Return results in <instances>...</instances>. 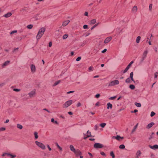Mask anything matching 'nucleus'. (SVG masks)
I'll return each mask as SVG.
<instances>
[{"instance_id": "338daca9", "label": "nucleus", "mask_w": 158, "mask_h": 158, "mask_svg": "<svg viewBox=\"0 0 158 158\" xmlns=\"http://www.w3.org/2000/svg\"><path fill=\"white\" fill-rule=\"evenodd\" d=\"M131 64L130 63L127 66V67L129 69V68H130V67H131Z\"/></svg>"}, {"instance_id": "6e6d98bb", "label": "nucleus", "mask_w": 158, "mask_h": 158, "mask_svg": "<svg viewBox=\"0 0 158 158\" xmlns=\"http://www.w3.org/2000/svg\"><path fill=\"white\" fill-rule=\"evenodd\" d=\"M137 112H138V110H137L135 109L134 110V111H131V113H136Z\"/></svg>"}, {"instance_id": "49530a36", "label": "nucleus", "mask_w": 158, "mask_h": 158, "mask_svg": "<svg viewBox=\"0 0 158 158\" xmlns=\"http://www.w3.org/2000/svg\"><path fill=\"white\" fill-rule=\"evenodd\" d=\"M100 154L101 155L104 156H106V155L105 153L103 152H100Z\"/></svg>"}, {"instance_id": "79ce46f5", "label": "nucleus", "mask_w": 158, "mask_h": 158, "mask_svg": "<svg viewBox=\"0 0 158 158\" xmlns=\"http://www.w3.org/2000/svg\"><path fill=\"white\" fill-rule=\"evenodd\" d=\"M98 127H99L98 126V125H95L94 127V129L95 130H98Z\"/></svg>"}, {"instance_id": "c03bdc74", "label": "nucleus", "mask_w": 158, "mask_h": 158, "mask_svg": "<svg viewBox=\"0 0 158 158\" xmlns=\"http://www.w3.org/2000/svg\"><path fill=\"white\" fill-rule=\"evenodd\" d=\"M13 90L14 91H16V92H19V91H20V89H13Z\"/></svg>"}, {"instance_id": "4468645a", "label": "nucleus", "mask_w": 158, "mask_h": 158, "mask_svg": "<svg viewBox=\"0 0 158 158\" xmlns=\"http://www.w3.org/2000/svg\"><path fill=\"white\" fill-rule=\"evenodd\" d=\"M12 15V14L10 12H8L7 14H5L4 16L6 18L10 17Z\"/></svg>"}, {"instance_id": "c85d7f7f", "label": "nucleus", "mask_w": 158, "mask_h": 158, "mask_svg": "<svg viewBox=\"0 0 158 158\" xmlns=\"http://www.w3.org/2000/svg\"><path fill=\"white\" fill-rule=\"evenodd\" d=\"M34 134L35 135V139H37L38 137V133H37V132H35L34 133Z\"/></svg>"}, {"instance_id": "f257e3e1", "label": "nucleus", "mask_w": 158, "mask_h": 158, "mask_svg": "<svg viewBox=\"0 0 158 158\" xmlns=\"http://www.w3.org/2000/svg\"><path fill=\"white\" fill-rule=\"evenodd\" d=\"M45 31V28L44 27H42L40 28L38 33L36 35V39L39 40L42 36Z\"/></svg>"}, {"instance_id": "052dcab7", "label": "nucleus", "mask_w": 158, "mask_h": 158, "mask_svg": "<svg viewBox=\"0 0 158 158\" xmlns=\"http://www.w3.org/2000/svg\"><path fill=\"white\" fill-rule=\"evenodd\" d=\"M47 147L48 148L49 151H51L52 150L51 148L50 147V146L48 145H47Z\"/></svg>"}, {"instance_id": "e2e57ef3", "label": "nucleus", "mask_w": 158, "mask_h": 158, "mask_svg": "<svg viewBox=\"0 0 158 158\" xmlns=\"http://www.w3.org/2000/svg\"><path fill=\"white\" fill-rule=\"evenodd\" d=\"M5 83H2L0 84V87H2L5 85Z\"/></svg>"}, {"instance_id": "f03ea898", "label": "nucleus", "mask_w": 158, "mask_h": 158, "mask_svg": "<svg viewBox=\"0 0 158 158\" xmlns=\"http://www.w3.org/2000/svg\"><path fill=\"white\" fill-rule=\"evenodd\" d=\"M119 84V81L118 80H115L114 81H113L110 82L109 85L108 86H112L114 85H118Z\"/></svg>"}, {"instance_id": "412c9836", "label": "nucleus", "mask_w": 158, "mask_h": 158, "mask_svg": "<svg viewBox=\"0 0 158 158\" xmlns=\"http://www.w3.org/2000/svg\"><path fill=\"white\" fill-rule=\"evenodd\" d=\"M125 82L127 83H130L131 82V78L130 77H128V78H127L126 79V80L125 81Z\"/></svg>"}, {"instance_id": "680f3d73", "label": "nucleus", "mask_w": 158, "mask_h": 158, "mask_svg": "<svg viewBox=\"0 0 158 158\" xmlns=\"http://www.w3.org/2000/svg\"><path fill=\"white\" fill-rule=\"evenodd\" d=\"M74 92V91H69V92H67V94H70L71 93H73Z\"/></svg>"}, {"instance_id": "09e8293b", "label": "nucleus", "mask_w": 158, "mask_h": 158, "mask_svg": "<svg viewBox=\"0 0 158 158\" xmlns=\"http://www.w3.org/2000/svg\"><path fill=\"white\" fill-rule=\"evenodd\" d=\"M152 4H150V5H149V10H151L152 8Z\"/></svg>"}, {"instance_id": "9d476101", "label": "nucleus", "mask_w": 158, "mask_h": 158, "mask_svg": "<svg viewBox=\"0 0 158 158\" xmlns=\"http://www.w3.org/2000/svg\"><path fill=\"white\" fill-rule=\"evenodd\" d=\"M31 69L32 72L34 73L35 71V67L34 65L31 64Z\"/></svg>"}, {"instance_id": "5fc2aeb1", "label": "nucleus", "mask_w": 158, "mask_h": 158, "mask_svg": "<svg viewBox=\"0 0 158 158\" xmlns=\"http://www.w3.org/2000/svg\"><path fill=\"white\" fill-rule=\"evenodd\" d=\"M157 74H158V73L157 72H156L155 73V78H156L157 77Z\"/></svg>"}, {"instance_id": "9b49d317", "label": "nucleus", "mask_w": 158, "mask_h": 158, "mask_svg": "<svg viewBox=\"0 0 158 158\" xmlns=\"http://www.w3.org/2000/svg\"><path fill=\"white\" fill-rule=\"evenodd\" d=\"M155 123L152 122L151 123L148 124V125H147L146 127V128L148 129H150V128L153 126L154 125Z\"/></svg>"}, {"instance_id": "cd10ccee", "label": "nucleus", "mask_w": 158, "mask_h": 158, "mask_svg": "<svg viewBox=\"0 0 158 158\" xmlns=\"http://www.w3.org/2000/svg\"><path fill=\"white\" fill-rule=\"evenodd\" d=\"M60 82V80H58L54 84L53 86H55L57 85L58 84H59Z\"/></svg>"}, {"instance_id": "a19ab883", "label": "nucleus", "mask_w": 158, "mask_h": 158, "mask_svg": "<svg viewBox=\"0 0 158 158\" xmlns=\"http://www.w3.org/2000/svg\"><path fill=\"white\" fill-rule=\"evenodd\" d=\"M155 113L153 112V111H152L151 113V117H153L154 115H155Z\"/></svg>"}, {"instance_id": "ddd939ff", "label": "nucleus", "mask_w": 158, "mask_h": 158, "mask_svg": "<svg viewBox=\"0 0 158 158\" xmlns=\"http://www.w3.org/2000/svg\"><path fill=\"white\" fill-rule=\"evenodd\" d=\"M150 148L152 149H158V145H157L156 144L153 146H152L151 145L149 146Z\"/></svg>"}, {"instance_id": "c756f323", "label": "nucleus", "mask_w": 158, "mask_h": 158, "mask_svg": "<svg viewBox=\"0 0 158 158\" xmlns=\"http://www.w3.org/2000/svg\"><path fill=\"white\" fill-rule=\"evenodd\" d=\"M51 122L52 123H55L56 124H58V122L56 121H55L54 119L53 118H52L51 119Z\"/></svg>"}, {"instance_id": "20e7f679", "label": "nucleus", "mask_w": 158, "mask_h": 158, "mask_svg": "<svg viewBox=\"0 0 158 158\" xmlns=\"http://www.w3.org/2000/svg\"><path fill=\"white\" fill-rule=\"evenodd\" d=\"M35 144L39 147L43 149H45V145L42 143H40L38 141L35 142Z\"/></svg>"}, {"instance_id": "f8f14e48", "label": "nucleus", "mask_w": 158, "mask_h": 158, "mask_svg": "<svg viewBox=\"0 0 158 158\" xmlns=\"http://www.w3.org/2000/svg\"><path fill=\"white\" fill-rule=\"evenodd\" d=\"M70 22V21L69 20H66L63 22L62 23V26L63 27L66 26Z\"/></svg>"}, {"instance_id": "aec40b11", "label": "nucleus", "mask_w": 158, "mask_h": 158, "mask_svg": "<svg viewBox=\"0 0 158 158\" xmlns=\"http://www.w3.org/2000/svg\"><path fill=\"white\" fill-rule=\"evenodd\" d=\"M10 61L9 60H7L5 61L3 64V66H6L9 64Z\"/></svg>"}, {"instance_id": "13d9d810", "label": "nucleus", "mask_w": 158, "mask_h": 158, "mask_svg": "<svg viewBox=\"0 0 158 158\" xmlns=\"http://www.w3.org/2000/svg\"><path fill=\"white\" fill-rule=\"evenodd\" d=\"M52 42H50L49 44V47H51L52 46Z\"/></svg>"}, {"instance_id": "423d86ee", "label": "nucleus", "mask_w": 158, "mask_h": 158, "mask_svg": "<svg viewBox=\"0 0 158 158\" xmlns=\"http://www.w3.org/2000/svg\"><path fill=\"white\" fill-rule=\"evenodd\" d=\"M74 152L77 157L78 156H79L81 155L82 154L81 152L79 149L76 150Z\"/></svg>"}, {"instance_id": "39448f33", "label": "nucleus", "mask_w": 158, "mask_h": 158, "mask_svg": "<svg viewBox=\"0 0 158 158\" xmlns=\"http://www.w3.org/2000/svg\"><path fill=\"white\" fill-rule=\"evenodd\" d=\"M103 147V145L99 143H95L94 145V147L95 148H102Z\"/></svg>"}, {"instance_id": "ea45409f", "label": "nucleus", "mask_w": 158, "mask_h": 158, "mask_svg": "<svg viewBox=\"0 0 158 158\" xmlns=\"http://www.w3.org/2000/svg\"><path fill=\"white\" fill-rule=\"evenodd\" d=\"M133 72H131L130 73V78H132L133 77Z\"/></svg>"}, {"instance_id": "e433bc0d", "label": "nucleus", "mask_w": 158, "mask_h": 158, "mask_svg": "<svg viewBox=\"0 0 158 158\" xmlns=\"http://www.w3.org/2000/svg\"><path fill=\"white\" fill-rule=\"evenodd\" d=\"M114 137L115 139L118 140H119L121 138V137L119 135H117L116 136Z\"/></svg>"}, {"instance_id": "a211bd4d", "label": "nucleus", "mask_w": 158, "mask_h": 158, "mask_svg": "<svg viewBox=\"0 0 158 158\" xmlns=\"http://www.w3.org/2000/svg\"><path fill=\"white\" fill-rule=\"evenodd\" d=\"M70 150L71 151H73V152H74L76 150L74 148L73 146L72 145H70Z\"/></svg>"}, {"instance_id": "bb28decb", "label": "nucleus", "mask_w": 158, "mask_h": 158, "mask_svg": "<svg viewBox=\"0 0 158 158\" xmlns=\"http://www.w3.org/2000/svg\"><path fill=\"white\" fill-rule=\"evenodd\" d=\"M138 124L137 123L135 126H134V128L132 130V132H134L135 131L136 129L137 128V126H138Z\"/></svg>"}, {"instance_id": "3c124183", "label": "nucleus", "mask_w": 158, "mask_h": 158, "mask_svg": "<svg viewBox=\"0 0 158 158\" xmlns=\"http://www.w3.org/2000/svg\"><path fill=\"white\" fill-rule=\"evenodd\" d=\"M17 32V31H16V30H15V31H11V32H10V34H14V33H16V32Z\"/></svg>"}, {"instance_id": "37998d69", "label": "nucleus", "mask_w": 158, "mask_h": 158, "mask_svg": "<svg viewBox=\"0 0 158 158\" xmlns=\"http://www.w3.org/2000/svg\"><path fill=\"white\" fill-rule=\"evenodd\" d=\"M6 128L5 127H1L0 128V131H5Z\"/></svg>"}, {"instance_id": "72a5a7b5", "label": "nucleus", "mask_w": 158, "mask_h": 158, "mask_svg": "<svg viewBox=\"0 0 158 158\" xmlns=\"http://www.w3.org/2000/svg\"><path fill=\"white\" fill-rule=\"evenodd\" d=\"M106 123H102L100 124V126L102 128L104 127L106 125Z\"/></svg>"}, {"instance_id": "f3484780", "label": "nucleus", "mask_w": 158, "mask_h": 158, "mask_svg": "<svg viewBox=\"0 0 158 158\" xmlns=\"http://www.w3.org/2000/svg\"><path fill=\"white\" fill-rule=\"evenodd\" d=\"M107 109H109V108L112 109V105L109 102L107 103Z\"/></svg>"}, {"instance_id": "f704fd0d", "label": "nucleus", "mask_w": 158, "mask_h": 158, "mask_svg": "<svg viewBox=\"0 0 158 158\" xmlns=\"http://www.w3.org/2000/svg\"><path fill=\"white\" fill-rule=\"evenodd\" d=\"M56 144L57 147L60 149V150L61 151L62 150V148L61 147H60L59 145H58L57 143H56Z\"/></svg>"}, {"instance_id": "8fccbe9b", "label": "nucleus", "mask_w": 158, "mask_h": 158, "mask_svg": "<svg viewBox=\"0 0 158 158\" xmlns=\"http://www.w3.org/2000/svg\"><path fill=\"white\" fill-rule=\"evenodd\" d=\"M93 68L91 66L89 67V71H92L93 70Z\"/></svg>"}, {"instance_id": "4be33fe9", "label": "nucleus", "mask_w": 158, "mask_h": 158, "mask_svg": "<svg viewBox=\"0 0 158 158\" xmlns=\"http://www.w3.org/2000/svg\"><path fill=\"white\" fill-rule=\"evenodd\" d=\"M141 37L140 36H138L137 37L136 40V42L137 43H139V40L141 39Z\"/></svg>"}, {"instance_id": "393cba45", "label": "nucleus", "mask_w": 158, "mask_h": 158, "mask_svg": "<svg viewBox=\"0 0 158 158\" xmlns=\"http://www.w3.org/2000/svg\"><path fill=\"white\" fill-rule=\"evenodd\" d=\"M135 105L136 106L139 107H140L141 106V104L140 103H138L137 102H135Z\"/></svg>"}, {"instance_id": "774afa93", "label": "nucleus", "mask_w": 158, "mask_h": 158, "mask_svg": "<svg viewBox=\"0 0 158 158\" xmlns=\"http://www.w3.org/2000/svg\"><path fill=\"white\" fill-rule=\"evenodd\" d=\"M99 102H98L96 103V104H95V106H99Z\"/></svg>"}, {"instance_id": "b1692460", "label": "nucleus", "mask_w": 158, "mask_h": 158, "mask_svg": "<svg viewBox=\"0 0 158 158\" xmlns=\"http://www.w3.org/2000/svg\"><path fill=\"white\" fill-rule=\"evenodd\" d=\"M129 88L131 89H134L135 88V87L133 85H131L129 86Z\"/></svg>"}, {"instance_id": "473e14b6", "label": "nucleus", "mask_w": 158, "mask_h": 158, "mask_svg": "<svg viewBox=\"0 0 158 158\" xmlns=\"http://www.w3.org/2000/svg\"><path fill=\"white\" fill-rule=\"evenodd\" d=\"M33 27V25L31 24L27 26V27L29 29H31Z\"/></svg>"}, {"instance_id": "58836bf2", "label": "nucleus", "mask_w": 158, "mask_h": 158, "mask_svg": "<svg viewBox=\"0 0 158 158\" xmlns=\"http://www.w3.org/2000/svg\"><path fill=\"white\" fill-rule=\"evenodd\" d=\"M129 68H128L127 67H126V68L123 71V73H126V72H127V71L129 69Z\"/></svg>"}, {"instance_id": "dca6fc26", "label": "nucleus", "mask_w": 158, "mask_h": 158, "mask_svg": "<svg viewBox=\"0 0 158 158\" xmlns=\"http://www.w3.org/2000/svg\"><path fill=\"white\" fill-rule=\"evenodd\" d=\"M96 22V20L95 19H93L90 21V24H94Z\"/></svg>"}, {"instance_id": "5701e85b", "label": "nucleus", "mask_w": 158, "mask_h": 158, "mask_svg": "<svg viewBox=\"0 0 158 158\" xmlns=\"http://www.w3.org/2000/svg\"><path fill=\"white\" fill-rule=\"evenodd\" d=\"M17 127L20 129H21L23 128V126L22 125L18 124L17 125Z\"/></svg>"}, {"instance_id": "a878e982", "label": "nucleus", "mask_w": 158, "mask_h": 158, "mask_svg": "<svg viewBox=\"0 0 158 158\" xmlns=\"http://www.w3.org/2000/svg\"><path fill=\"white\" fill-rule=\"evenodd\" d=\"M141 153L140 151L138 150L137 151L136 153V155L137 156H140Z\"/></svg>"}, {"instance_id": "864d4df0", "label": "nucleus", "mask_w": 158, "mask_h": 158, "mask_svg": "<svg viewBox=\"0 0 158 158\" xmlns=\"http://www.w3.org/2000/svg\"><path fill=\"white\" fill-rule=\"evenodd\" d=\"M100 96V94H97L96 95L95 97L97 98H99Z\"/></svg>"}, {"instance_id": "0e129e2a", "label": "nucleus", "mask_w": 158, "mask_h": 158, "mask_svg": "<svg viewBox=\"0 0 158 158\" xmlns=\"http://www.w3.org/2000/svg\"><path fill=\"white\" fill-rule=\"evenodd\" d=\"M68 114H69V115H72L73 114V113L71 111L68 112Z\"/></svg>"}, {"instance_id": "1a4fd4ad", "label": "nucleus", "mask_w": 158, "mask_h": 158, "mask_svg": "<svg viewBox=\"0 0 158 158\" xmlns=\"http://www.w3.org/2000/svg\"><path fill=\"white\" fill-rule=\"evenodd\" d=\"M6 155H7V156H11V158H14V157H16V155H13L11 154L8 153H4L2 155V156H5Z\"/></svg>"}, {"instance_id": "0eeeda50", "label": "nucleus", "mask_w": 158, "mask_h": 158, "mask_svg": "<svg viewBox=\"0 0 158 158\" xmlns=\"http://www.w3.org/2000/svg\"><path fill=\"white\" fill-rule=\"evenodd\" d=\"M112 37L111 36L107 37L105 39L104 43V44H107L110 41Z\"/></svg>"}, {"instance_id": "69168bd1", "label": "nucleus", "mask_w": 158, "mask_h": 158, "mask_svg": "<svg viewBox=\"0 0 158 158\" xmlns=\"http://www.w3.org/2000/svg\"><path fill=\"white\" fill-rule=\"evenodd\" d=\"M84 15L85 16H88V13L87 12H85L84 14Z\"/></svg>"}, {"instance_id": "6ab92c4d", "label": "nucleus", "mask_w": 158, "mask_h": 158, "mask_svg": "<svg viewBox=\"0 0 158 158\" xmlns=\"http://www.w3.org/2000/svg\"><path fill=\"white\" fill-rule=\"evenodd\" d=\"M137 10V6H134L132 9V10L133 11H135V12H136Z\"/></svg>"}, {"instance_id": "2f4dec72", "label": "nucleus", "mask_w": 158, "mask_h": 158, "mask_svg": "<svg viewBox=\"0 0 158 158\" xmlns=\"http://www.w3.org/2000/svg\"><path fill=\"white\" fill-rule=\"evenodd\" d=\"M125 148V146L123 144H121L119 146V148L120 149H124Z\"/></svg>"}, {"instance_id": "4d7b16f0", "label": "nucleus", "mask_w": 158, "mask_h": 158, "mask_svg": "<svg viewBox=\"0 0 158 158\" xmlns=\"http://www.w3.org/2000/svg\"><path fill=\"white\" fill-rule=\"evenodd\" d=\"M81 106V103L80 102H78L77 105V107H79Z\"/></svg>"}, {"instance_id": "bf43d9fd", "label": "nucleus", "mask_w": 158, "mask_h": 158, "mask_svg": "<svg viewBox=\"0 0 158 158\" xmlns=\"http://www.w3.org/2000/svg\"><path fill=\"white\" fill-rule=\"evenodd\" d=\"M106 51L107 49H105L102 52L103 53H104Z\"/></svg>"}, {"instance_id": "7ed1b4c3", "label": "nucleus", "mask_w": 158, "mask_h": 158, "mask_svg": "<svg viewBox=\"0 0 158 158\" xmlns=\"http://www.w3.org/2000/svg\"><path fill=\"white\" fill-rule=\"evenodd\" d=\"M73 101L72 100H70L66 102L63 104V107L67 108L69 106H70L72 103Z\"/></svg>"}, {"instance_id": "de8ad7c7", "label": "nucleus", "mask_w": 158, "mask_h": 158, "mask_svg": "<svg viewBox=\"0 0 158 158\" xmlns=\"http://www.w3.org/2000/svg\"><path fill=\"white\" fill-rule=\"evenodd\" d=\"M81 57H80V56L78 57L76 59V60L77 61H78L80 60H81Z\"/></svg>"}, {"instance_id": "2eb2a0df", "label": "nucleus", "mask_w": 158, "mask_h": 158, "mask_svg": "<svg viewBox=\"0 0 158 158\" xmlns=\"http://www.w3.org/2000/svg\"><path fill=\"white\" fill-rule=\"evenodd\" d=\"M35 91H31L29 93V95L30 97H32L35 94Z\"/></svg>"}, {"instance_id": "4c0bfd02", "label": "nucleus", "mask_w": 158, "mask_h": 158, "mask_svg": "<svg viewBox=\"0 0 158 158\" xmlns=\"http://www.w3.org/2000/svg\"><path fill=\"white\" fill-rule=\"evenodd\" d=\"M89 135H87V136H86V137H84V139H86L87 138H88V137H89L91 136V133H90V132H89Z\"/></svg>"}, {"instance_id": "7c9ffc66", "label": "nucleus", "mask_w": 158, "mask_h": 158, "mask_svg": "<svg viewBox=\"0 0 158 158\" xmlns=\"http://www.w3.org/2000/svg\"><path fill=\"white\" fill-rule=\"evenodd\" d=\"M110 155L112 157V158H115V156L113 152H110Z\"/></svg>"}, {"instance_id": "6e6552de", "label": "nucleus", "mask_w": 158, "mask_h": 158, "mask_svg": "<svg viewBox=\"0 0 158 158\" xmlns=\"http://www.w3.org/2000/svg\"><path fill=\"white\" fill-rule=\"evenodd\" d=\"M148 53V51L147 50H145L144 51V52L143 54V57L142 58V61H143L144 60V59L146 57Z\"/></svg>"}, {"instance_id": "a18cd8bd", "label": "nucleus", "mask_w": 158, "mask_h": 158, "mask_svg": "<svg viewBox=\"0 0 158 158\" xmlns=\"http://www.w3.org/2000/svg\"><path fill=\"white\" fill-rule=\"evenodd\" d=\"M116 98V96H114L110 97L109 99L110 100H114Z\"/></svg>"}, {"instance_id": "603ef678", "label": "nucleus", "mask_w": 158, "mask_h": 158, "mask_svg": "<svg viewBox=\"0 0 158 158\" xmlns=\"http://www.w3.org/2000/svg\"><path fill=\"white\" fill-rule=\"evenodd\" d=\"M83 27L84 29H87L88 28V25H84L83 26Z\"/></svg>"}, {"instance_id": "c9c22d12", "label": "nucleus", "mask_w": 158, "mask_h": 158, "mask_svg": "<svg viewBox=\"0 0 158 158\" xmlns=\"http://www.w3.org/2000/svg\"><path fill=\"white\" fill-rule=\"evenodd\" d=\"M68 36V35L67 34H65L63 36V39H66Z\"/></svg>"}]
</instances>
